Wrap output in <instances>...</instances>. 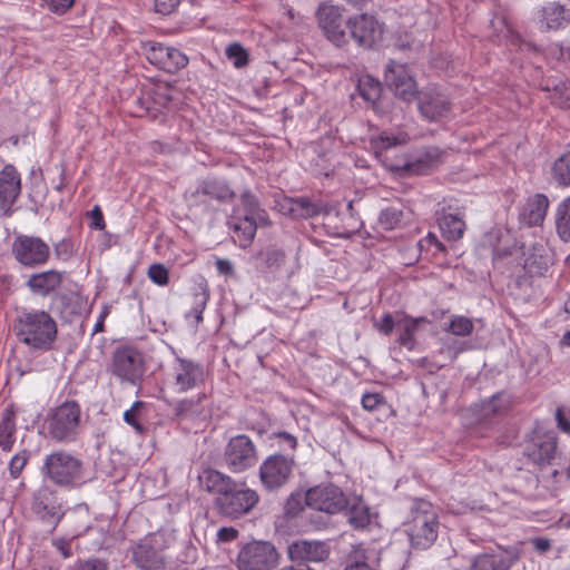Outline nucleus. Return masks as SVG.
Segmentation results:
<instances>
[{
  "instance_id": "obj_37",
  "label": "nucleus",
  "mask_w": 570,
  "mask_h": 570,
  "mask_svg": "<svg viewBox=\"0 0 570 570\" xmlns=\"http://www.w3.org/2000/svg\"><path fill=\"white\" fill-rule=\"evenodd\" d=\"M417 248L420 255H424L425 258L438 257L444 255L446 252L443 243L440 242L434 233H429L425 237L417 242Z\"/></svg>"
},
{
  "instance_id": "obj_52",
  "label": "nucleus",
  "mask_w": 570,
  "mask_h": 570,
  "mask_svg": "<svg viewBox=\"0 0 570 570\" xmlns=\"http://www.w3.org/2000/svg\"><path fill=\"white\" fill-rule=\"evenodd\" d=\"M424 165L421 161H404L402 165H389L392 171L407 175L421 174Z\"/></svg>"
},
{
  "instance_id": "obj_19",
  "label": "nucleus",
  "mask_w": 570,
  "mask_h": 570,
  "mask_svg": "<svg viewBox=\"0 0 570 570\" xmlns=\"http://www.w3.org/2000/svg\"><path fill=\"white\" fill-rule=\"evenodd\" d=\"M385 81L395 96L404 101H412L419 96L416 83L403 63L390 61L385 68Z\"/></svg>"
},
{
  "instance_id": "obj_28",
  "label": "nucleus",
  "mask_w": 570,
  "mask_h": 570,
  "mask_svg": "<svg viewBox=\"0 0 570 570\" xmlns=\"http://www.w3.org/2000/svg\"><path fill=\"white\" fill-rule=\"evenodd\" d=\"M557 452V438L552 433L538 435L533 440L529 456L538 464H550Z\"/></svg>"
},
{
  "instance_id": "obj_61",
  "label": "nucleus",
  "mask_w": 570,
  "mask_h": 570,
  "mask_svg": "<svg viewBox=\"0 0 570 570\" xmlns=\"http://www.w3.org/2000/svg\"><path fill=\"white\" fill-rule=\"evenodd\" d=\"M556 420H557V423H558V428L561 431L570 434V420L564 415L562 407H558L557 409V411H556Z\"/></svg>"
},
{
  "instance_id": "obj_51",
  "label": "nucleus",
  "mask_w": 570,
  "mask_h": 570,
  "mask_svg": "<svg viewBox=\"0 0 570 570\" xmlns=\"http://www.w3.org/2000/svg\"><path fill=\"white\" fill-rule=\"evenodd\" d=\"M75 3V0H41L42 7L56 14H65Z\"/></svg>"
},
{
  "instance_id": "obj_8",
  "label": "nucleus",
  "mask_w": 570,
  "mask_h": 570,
  "mask_svg": "<svg viewBox=\"0 0 570 570\" xmlns=\"http://www.w3.org/2000/svg\"><path fill=\"white\" fill-rule=\"evenodd\" d=\"M293 454L275 453L267 456L259 466V480L267 491H276L288 483L295 468Z\"/></svg>"
},
{
  "instance_id": "obj_5",
  "label": "nucleus",
  "mask_w": 570,
  "mask_h": 570,
  "mask_svg": "<svg viewBox=\"0 0 570 570\" xmlns=\"http://www.w3.org/2000/svg\"><path fill=\"white\" fill-rule=\"evenodd\" d=\"M279 560L281 554L272 542L253 540L239 549L236 567L238 570H274Z\"/></svg>"
},
{
  "instance_id": "obj_41",
  "label": "nucleus",
  "mask_w": 570,
  "mask_h": 570,
  "mask_svg": "<svg viewBox=\"0 0 570 570\" xmlns=\"http://www.w3.org/2000/svg\"><path fill=\"white\" fill-rule=\"evenodd\" d=\"M404 219L402 209L395 206H389L380 213L379 225L384 230H392L400 227Z\"/></svg>"
},
{
  "instance_id": "obj_25",
  "label": "nucleus",
  "mask_w": 570,
  "mask_h": 570,
  "mask_svg": "<svg viewBox=\"0 0 570 570\" xmlns=\"http://www.w3.org/2000/svg\"><path fill=\"white\" fill-rule=\"evenodd\" d=\"M548 208L549 199L544 194L530 196L520 212V222L529 227L539 226L543 223Z\"/></svg>"
},
{
  "instance_id": "obj_48",
  "label": "nucleus",
  "mask_w": 570,
  "mask_h": 570,
  "mask_svg": "<svg viewBox=\"0 0 570 570\" xmlns=\"http://www.w3.org/2000/svg\"><path fill=\"white\" fill-rule=\"evenodd\" d=\"M145 407V403L136 401L129 410L124 413V421L132 426L138 433L142 434L145 428L139 423L138 416L140 411Z\"/></svg>"
},
{
  "instance_id": "obj_13",
  "label": "nucleus",
  "mask_w": 570,
  "mask_h": 570,
  "mask_svg": "<svg viewBox=\"0 0 570 570\" xmlns=\"http://www.w3.org/2000/svg\"><path fill=\"white\" fill-rule=\"evenodd\" d=\"M224 461L232 472H243L256 464V446L247 435H236L225 448Z\"/></svg>"
},
{
  "instance_id": "obj_11",
  "label": "nucleus",
  "mask_w": 570,
  "mask_h": 570,
  "mask_svg": "<svg viewBox=\"0 0 570 570\" xmlns=\"http://www.w3.org/2000/svg\"><path fill=\"white\" fill-rule=\"evenodd\" d=\"M305 504L309 509L335 514L347 508L348 501L338 487L330 483L309 488L305 492Z\"/></svg>"
},
{
  "instance_id": "obj_14",
  "label": "nucleus",
  "mask_w": 570,
  "mask_h": 570,
  "mask_svg": "<svg viewBox=\"0 0 570 570\" xmlns=\"http://www.w3.org/2000/svg\"><path fill=\"white\" fill-rule=\"evenodd\" d=\"M14 258L26 267H37L48 262L50 248L39 237L19 235L12 243Z\"/></svg>"
},
{
  "instance_id": "obj_42",
  "label": "nucleus",
  "mask_w": 570,
  "mask_h": 570,
  "mask_svg": "<svg viewBox=\"0 0 570 570\" xmlns=\"http://www.w3.org/2000/svg\"><path fill=\"white\" fill-rule=\"evenodd\" d=\"M288 209L293 216L302 218H309L320 214V207L304 197L291 199Z\"/></svg>"
},
{
  "instance_id": "obj_58",
  "label": "nucleus",
  "mask_w": 570,
  "mask_h": 570,
  "mask_svg": "<svg viewBox=\"0 0 570 570\" xmlns=\"http://www.w3.org/2000/svg\"><path fill=\"white\" fill-rule=\"evenodd\" d=\"M90 226L95 229L102 230L106 227L102 212L99 206H95L90 212Z\"/></svg>"
},
{
  "instance_id": "obj_6",
  "label": "nucleus",
  "mask_w": 570,
  "mask_h": 570,
  "mask_svg": "<svg viewBox=\"0 0 570 570\" xmlns=\"http://www.w3.org/2000/svg\"><path fill=\"white\" fill-rule=\"evenodd\" d=\"M204 366L195 361L176 357L167 376V386L176 394H185L204 386Z\"/></svg>"
},
{
  "instance_id": "obj_56",
  "label": "nucleus",
  "mask_w": 570,
  "mask_h": 570,
  "mask_svg": "<svg viewBox=\"0 0 570 570\" xmlns=\"http://www.w3.org/2000/svg\"><path fill=\"white\" fill-rule=\"evenodd\" d=\"M181 0H155V9L161 14L171 13Z\"/></svg>"
},
{
  "instance_id": "obj_3",
  "label": "nucleus",
  "mask_w": 570,
  "mask_h": 570,
  "mask_svg": "<svg viewBox=\"0 0 570 570\" xmlns=\"http://www.w3.org/2000/svg\"><path fill=\"white\" fill-rule=\"evenodd\" d=\"M41 473L60 488L75 489L86 482L83 462L71 452L61 449L46 455Z\"/></svg>"
},
{
  "instance_id": "obj_36",
  "label": "nucleus",
  "mask_w": 570,
  "mask_h": 570,
  "mask_svg": "<svg viewBox=\"0 0 570 570\" xmlns=\"http://www.w3.org/2000/svg\"><path fill=\"white\" fill-rule=\"evenodd\" d=\"M556 229L563 242L570 240V196L562 200L557 208Z\"/></svg>"
},
{
  "instance_id": "obj_39",
  "label": "nucleus",
  "mask_w": 570,
  "mask_h": 570,
  "mask_svg": "<svg viewBox=\"0 0 570 570\" xmlns=\"http://www.w3.org/2000/svg\"><path fill=\"white\" fill-rule=\"evenodd\" d=\"M357 90L365 101L375 104L381 96L382 87L379 80L366 75L360 78Z\"/></svg>"
},
{
  "instance_id": "obj_50",
  "label": "nucleus",
  "mask_w": 570,
  "mask_h": 570,
  "mask_svg": "<svg viewBox=\"0 0 570 570\" xmlns=\"http://www.w3.org/2000/svg\"><path fill=\"white\" fill-rule=\"evenodd\" d=\"M149 278L159 286H165L169 282L168 269L161 264H154L148 269Z\"/></svg>"
},
{
  "instance_id": "obj_55",
  "label": "nucleus",
  "mask_w": 570,
  "mask_h": 570,
  "mask_svg": "<svg viewBox=\"0 0 570 570\" xmlns=\"http://www.w3.org/2000/svg\"><path fill=\"white\" fill-rule=\"evenodd\" d=\"M395 326L396 322H394V318L390 313L384 314L381 321L375 323V327L386 336L393 332Z\"/></svg>"
},
{
  "instance_id": "obj_18",
  "label": "nucleus",
  "mask_w": 570,
  "mask_h": 570,
  "mask_svg": "<svg viewBox=\"0 0 570 570\" xmlns=\"http://www.w3.org/2000/svg\"><path fill=\"white\" fill-rule=\"evenodd\" d=\"M32 511L52 528H55L63 517L57 493L49 485L40 487L33 494Z\"/></svg>"
},
{
  "instance_id": "obj_12",
  "label": "nucleus",
  "mask_w": 570,
  "mask_h": 570,
  "mask_svg": "<svg viewBox=\"0 0 570 570\" xmlns=\"http://www.w3.org/2000/svg\"><path fill=\"white\" fill-rule=\"evenodd\" d=\"M347 30L348 39L370 49L382 39L384 24L372 14L360 13L347 19Z\"/></svg>"
},
{
  "instance_id": "obj_47",
  "label": "nucleus",
  "mask_w": 570,
  "mask_h": 570,
  "mask_svg": "<svg viewBox=\"0 0 570 570\" xmlns=\"http://www.w3.org/2000/svg\"><path fill=\"white\" fill-rule=\"evenodd\" d=\"M304 507H306L305 493H292L285 502V514L288 518H295L304 510Z\"/></svg>"
},
{
  "instance_id": "obj_10",
  "label": "nucleus",
  "mask_w": 570,
  "mask_h": 570,
  "mask_svg": "<svg viewBox=\"0 0 570 570\" xmlns=\"http://www.w3.org/2000/svg\"><path fill=\"white\" fill-rule=\"evenodd\" d=\"M80 421V407L73 401L59 405L48 420V433L58 442L73 440Z\"/></svg>"
},
{
  "instance_id": "obj_30",
  "label": "nucleus",
  "mask_w": 570,
  "mask_h": 570,
  "mask_svg": "<svg viewBox=\"0 0 570 570\" xmlns=\"http://www.w3.org/2000/svg\"><path fill=\"white\" fill-rule=\"evenodd\" d=\"M425 317H404L396 322V327L399 330V337L396 342L401 345L406 347L407 350L412 351L415 346V333L417 331V326L420 323L425 322Z\"/></svg>"
},
{
  "instance_id": "obj_15",
  "label": "nucleus",
  "mask_w": 570,
  "mask_h": 570,
  "mask_svg": "<svg viewBox=\"0 0 570 570\" xmlns=\"http://www.w3.org/2000/svg\"><path fill=\"white\" fill-rule=\"evenodd\" d=\"M141 49L151 65L169 73H175L188 65L187 56L176 48L147 41L142 43Z\"/></svg>"
},
{
  "instance_id": "obj_45",
  "label": "nucleus",
  "mask_w": 570,
  "mask_h": 570,
  "mask_svg": "<svg viewBox=\"0 0 570 570\" xmlns=\"http://www.w3.org/2000/svg\"><path fill=\"white\" fill-rule=\"evenodd\" d=\"M225 53L226 57L233 62V66L237 69H242L248 65L249 55L247 50L237 42L227 46Z\"/></svg>"
},
{
  "instance_id": "obj_49",
  "label": "nucleus",
  "mask_w": 570,
  "mask_h": 570,
  "mask_svg": "<svg viewBox=\"0 0 570 570\" xmlns=\"http://www.w3.org/2000/svg\"><path fill=\"white\" fill-rule=\"evenodd\" d=\"M29 460V453L28 451L23 450L19 453H17L11 460H10V463H9V472H10V475L13 478V479H17L22 470L24 469L27 462Z\"/></svg>"
},
{
  "instance_id": "obj_44",
  "label": "nucleus",
  "mask_w": 570,
  "mask_h": 570,
  "mask_svg": "<svg viewBox=\"0 0 570 570\" xmlns=\"http://www.w3.org/2000/svg\"><path fill=\"white\" fill-rule=\"evenodd\" d=\"M552 104L562 109L570 108V81H560L557 83L550 95Z\"/></svg>"
},
{
  "instance_id": "obj_4",
  "label": "nucleus",
  "mask_w": 570,
  "mask_h": 570,
  "mask_svg": "<svg viewBox=\"0 0 570 570\" xmlns=\"http://www.w3.org/2000/svg\"><path fill=\"white\" fill-rule=\"evenodd\" d=\"M16 331L22 343L38 350H49L57 337V324L45 311L23 312Z\"/></svg>"
},
{
  "instance_id": "obj_38",
  "label": "nucleus",
  "mask_w": 570,
  "mask_h": 570,
  "mask_svg": "<svg viewBox=\"0 0 570 570\" xmlns=\"http://www.w3.org/2000/svg\"><path fill=\"white\" fill-rule=\"evenodd\" d=\"M240 203L245 210V216H255L261 224L268 225L267 214L261 208L258 199L249 190H245L240 195Z\"/></svg>"
},
{
  "instance_id": "obj_62",
  "label": "nucleus",
  "mask_w": 570,
  "mask_h": 570,
  "mask_svg": "<svg viewBox=\"0 0 570 570\" xmlns=\"http://www.w3.org/2000/svg\"><path fill=\"white\" fill-rule=\"evenodd\" d=\"M492 406L493 415L503 412L507 409V403L500 395H494L490 400H488V407Z\"/></svg>"
},
{
  "instance_id": "obj_54",
  "label": "nucleus",
  "mask_w": 570,
  "mask_h": 570,
  "mask_svg": "<svg viewBox=\"0 0 570 570\" xmlns=\"http://www.w3.org/2000/svg\"><path fill=\"white\" fill-rule=\"evenodd\" d=\"M68 570H108L107 563L99 559L81 561L68 568Z\"/></svg>"
},
{
  "instance_id": "obj_43",
  "label": "nucleus",
  "mask_w": 570,
  "mask_h": 570,
  "mask_svg": "<svg viewBox=\"0 0 570 570\" xmlns=\"http://www.w3.org/2000/svg\"><path fill=\"white\" fill-rule=\"evenodd\" d=\"M552 175L559 185H570V151L563 154L554 161Z\"/></svg>"
},
{
  "instance_id": "obj_32",
  "label": "nucleus",
  "mask_w": 570,
  "mask_h": 570,
  "mask_svg": "<svg viewBox=\"0 0 570 570\" xmlns=\"http://www.w3.org/2000/svg\"><path fill=\"white\" fill-rule=\"evenodd\" d=\"M439 225L443 236L450 240L460 239L465 230V223L460 214L443 213Z\"/></svg>"
},
{
  "instance_id": "obj_35",
  "label": "nucleus",
  "mask_w": 570,
  "mask_h": 570,
  "mask_svg": "<svg viewBox=\"0 0 570 570\" xmlns=\"http://www.w3.org/2000/svg\"><path fill=\"white\" fill-rule=\"evenodd\" d=\"M548 265V248L542 244L535 243L524 259V267L531 273L541 274L543 271H547Z\"/></svg>"
},
{
  "instance_id": "obj_16",
  "label": "nucleus",
  "mask_w": 570,
  "mask_h": 570,
  "mask_svg": "<svg viewBox=\"0 0 570 570\" xmlns=\"http://www.w3.org/2000/svg\"><path fill=\"white\" fill-rule=\"evenodd\" d=\"M164 547V535L160 533L144 538L134 549L135 564L141 570H165Z\"/></svg>"
},
{
  "instance_id": "obj_7",
  "label": "nucleus",
  "mask_w": 570,
  "mask_h": 570,
  "mask_svg": "<svg viewBox=\"0 0 570 570\" xmlns=\"http://www.w3.org/2000/svg\"><path fill=\"white\" fill-rule=\"evenodd\" d=\"M343 12L342 7L331 1L321 2L315 11L318 28L325 38L336 47L348 42L347 19L344 18Z\"/></svg>"
},
{
  "instance_id": "obj_31",
  "label": "nucleus",
  "mask_w": 570,
  "mask_h": 570,
  "mask_svg": "<svg viewBox=\"0 0 570 570\" xmlns=\"http://www.w3.org/2000/svg\"><path fill=\"white\" fill-rule=\"evenodd\" d=\"M197 194L208 196L219 202L230 200L235 196V193L227 183L219 179L204 180L197 188Z\"/></svg>"
},
{
  "instance_id": "obj_26",
  "label": "nucleus",
  "mask_w": 570,
  "mask_h": 570,
  "mask_svg": "<svg viewBox=\"0 0 570 570\" xmlns=\"http://www.w3.org/2000/svg\"><path fill=\"white\" fill-rule=\"evenodd\" d=\"M63 281L61 272L49 269L32 274L27 281V287L36 295L48 296L58 289Z\"/></svg>"
},
{
  "instance_id": "obj_57",
  "label": "nucleus",
  "mask_w": 570,
  "mask_h": 570,
  "mask_svg": "<svg viewBox=\"0 0 570 570\" xmlns=\"http://www.w3.org/2000/svg\"><path fill=\"white\" fill-rule=\"evenodd\" d=\"M274 436L276 439H278V443L283 448L295 450L296 446H297L296 438L294 435H292L291 433H288V432H285V431L277 432V433H274Z\"/></svg>"
},
{
  "instance_id": "obj_21",
  "label": "nucleus",
  "mask_w": 570,
  "mask_h": 570,
  "mask_svg": "<svg viewBox=\"0 0 570 570\" xmlns=\"http://www.w3.org/2000/svg\"><path fill=\"white\" fill-rule=\"evenodd\" d=\"M288 558L292 561H313L325 560L330 554V549L325 542L299 540L291 543L287 548Z\"/></svg>"
},
{
  "instance_id": "obj_9",
  "label": "nucleus",
  "mask_w": 570,
  "mask_h": 570,
  "mask_svg": "<svg viewBox=\"0 0 570 570\" xmlns=\"http://www.w3.org/2000/svg\"><path fill=\"white\" fill-rule=\"evenodd\" d=\"M110 371L121 383L138 385L145 373L144 357L132 347H119L112 354Z\"/></svg>"
},
{
  "instance_id": "obj_29",
  "label": "nucleus",
  "mask_w": 570,
  "mask_h": 570,
  "mask_svg": "<svg viewBox=\"0 0 570 570\" xmlns=\"http://www.w3.org/2000/svg\"><path fill=\"white\" fill-rule=\"evenodd\" d=\"M258 219L255 216H244L243 218H235L234 223H230V228L234 233V240L238 243L242 248H246L253 242Z\"/></svg>"
},
{
  "instance_id": "obj_34",
  "label": "nucleus",
  "mask_w": 570,
  "mask_h": 570,
  "mask_svg": "<svg viewBox=\"0 0 570 570\" xmlns=\"http://www.w3.org/2000/svg\"><path fill=\"white\" fill-rule=\"evenodd\" d=\"M254 259L258 268L275 272L284 264L285 253L282 249L269 246L257 253Z\"/></svg>"
},
{
  "instance_id": "obj_53",
  "label": "nucleus",
  "mask_w": 570,
  "mask_h": 570,
  "mask_svg": "<svg viewBox=\"0 0 570 570\" xmlns=\"http://www.w3.org/2000/svg\"><path fill=\"white\" fill-rule=\"evenodd\" d=\"M383 404H384V399L379 393H366L362 397V406L366 411L373 412V411L377 410Z\"/></svg>"
},
{
  "instance_id": "obj_46",
  "label": "nucleus",
  "mask_w": 570,
  "mask_h": 570,
  "mask_svg": "<svg viewBox=\"0 0 570 570\" xmlns=\"http://www.w3.org/2000/svg\"><path fill=\"white\" fill-rule=\"evenodd\" d=\"M474 325L471 318L455 315L450 320L446 331L455 336H468L473 332Z\"/></svg>"
},
{
  "instance_id": "obj_20",
  "label": "nucleus",
  "mask_w": 570,
  "mask_h": 570,
  "mask_svg": "<svg viewBox=\"0 0 570 570\" xmlns=\"http://www.w3.org/2000/svg\"><path fill=\"white\" fill-rule=\"evenodd\" d=\"M21 193V177L12 165H6L0 171V212L10 216L12 206Z\"/></svg>"
},
{
  "instance_id": "obj_27",
  "label": "nucleus",
  "mask_w": 570,
  "mask_h": 570,
  "mask_svg": "<svg viewBox=\"0 0 570 570\" xmlns=\"http://www.w3.org/2000/svg\"><path fill=\"white\" fill-rule=\"evenodd\" d=\"M206 393L198 392L196 396L185 397L171 403L173 412L179 421L195 420L204 414Z\"/></svg>"
},
{
  "instance_id": "obj_2",
  "label": "nucleus",
  "mask_w": 570,
  "mask_h": 570,
  "mask_svg": "<svg viewBox=\"0 0 570 570\" xmlns=\"http://www.w3.org/2000/svg\"><path fill=\"white\" fill-rule=\"evenodd\" d=\"M440 522L434 507L424 500L413 503L409 519L403 523L410 546L415 550H426L439 537Z\"/></svg>"
},
{
  "instance_id": "obj_23",
  "label": "nucleus",
  "mask_w": 570,
  "mask_h": 570,
  "mask_svg": "<svg viewBox=\"0 0 570 570\" xmlns=\"http://www.w3.org/2000/svg\"><path fill=\"white\" fill-rule=\"evenodd\" d=\"M569 22L570 12L558 2H549L538 11V23L541 30H558Z\"/></svg>"
},
{
  "instance_id": "obj_1",
  "label": "nucleus",
  "mask_w": 570,
  "mask_h": 570,
  "mask_svg": "<svg viewBox=\"0 0 570 570\" xmlns=\"http://www.w3.org/2000/svg\"><path fill=\"white\" fill-rule=\"evenodd\" d=\"M198 479L200 488L215 495V508L226 518L238 519L249 513L259 501L255 490L217 470L206 469Z\"/></svg>"
},
{
  "instance_id": "obj_63",
  "label": "nucleus",
  "mask_w": 570,
  "mask_h": 570,
  "mask_svg": "<svg viewBox=\"0 0 570 570\" xmlns=\"http://www.w3.org/2000/svg\"><path fill=\"white\" fill-rule=\"evenodd\" d=\"M395 47L400 50H406L412 49L415 47L414 40L412 39L411 35L404 33L400 35L395 41Z\"/></svg>"
},
{
  "instance_id": "obj_22",
  "label": "nucleus",
  "mask_w": 570,
  "mask_h": 570,
  "mask_svg": "<svg viewBox=\"0 0 570 570\" xmlns=\"http://www.w3.org/2000/svg\"><path fill=\"white\" fill-rule=\"evenodd\" d=\"M513 550H499L476 556L471 570H509L518 560Z\"/></svg>"
},
{
  "instance_id": "obj_24",
  "label": "nucleus",
  "mask_w": 570,
  "mask_h": 570,
  "mask_svg": "<svg viewBox=\"0 0 570 570\" xmlns=\"http://www.w3.org/2000/svg\"><path fill=\"white\" fill-rule=\"evenodd\" d=\"M380 552L370 546L360 543L353 547L344 570H377Z\"/></svg>"
},
{
  "instance_id": "obj_40",
  "label": "nucleus",
  "mask_w": 570,
  "mask_h": 570,
  "mask_svg": "<svg viewBox=\"0 0 570 570\" xmlns=\"http://www.w3.org/2000/svg\"><path fill=\"white\" fill-rule=\"evenodd\" d=\"M373 514L370 508L362 501L355 502L348 511V522L355 529H364L372 521Z\"/></svg>"
},
{
  "instance_id": "obj_64",
  "label": "nucleus",
  "mask_w": 570,
  "mask_h": 570,
  "mask_svg": "<svg viewBox=\"0 0 570 570\" xmlns=\"http://www.w3.org/2000/svg\"><path fill=\"white\" fill-rule=\"evenodd\" d=\"M217 271L224 275L234 274V266L230 261L225 258H218L215 263Z\"/></svg>"
},
{
  "instance_id": "obj_59",
  "label": "nucleus",
  "mask_w": 570,
  "mask_h": 570,
  "mask_svg": "<svg viewBox=\"0 0 570 570\" xmlns=\"http://www.w3.org/2000/svg\"><path fill=\"white\" fill-rule=\"evenodd\" d=\"M238 537V530L233 527L220 528L217 532V539L222 542H230Z\"/></svg>"
},
{
  "instance_id": "obj_33",
  "label": "nucleus",
  "mask_w": 570,
  "mask_h": 570,
  "mask_svg": "<svg viewBox=\"0 0 570 570\" xmlns=\"http://www.w3.org/2000/svg\"><path fill=\"white\" fill-rule=\"evenodd\" d=\"M16 422L12 406L6 407L1 413L0 420V446L4 451H10L14 443Z\"/></svg>"
},
{
  "instance_id": "obj_17",
  "label": "nucleus",
  "mask_w": 570,
  "mask_h": 570,
  "mask_svg": "<svg viewBox=\"0 0 570 570\" xmlns=\"http://www.w3.org/2000/svg\"><path fill=\"white\" fill-rule=\"evenodd\" d=\"M417 108L424 119L429 121H440L450 114L451 101L442 91L429 87L419 92Z\"/></svg>"
},
{
  "instance_id": "obj_60",
  "label": "nucleus",
  "mask_w": 570,
  "mask_h": 570,
  "mask_svg": "<svg viewBox=\"0 0 570 570\" xmlns=\"http://www.w3.org/2000/svg\"><path fill=\"white\" fill-rule=\"evenodd\" d=\"M400 144L399 139L396 137H392L389 135H382L380 136L379 140L375 142L376 149H389L393 146H396Z\"/></svg>"
}]
</instances>
